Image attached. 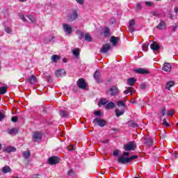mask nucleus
<instances>
[{"mask_svg":"<svg viewBox=\"0 0 178 178\" xmlns=\"http://www.w3.org/2000/svg\"><path fill=\"white\" fill-rule=\"evenodd\" d=\"M152 15L153 16H156V17H158V16H159V13H158V12L155 11V12H152Z\"/></svg>","mask_w":178,"mask_h":178,"instance_id":"nucleus-56","label":"nucleus"},{"mask_svg":"<svg viewBox=\"0 0 178 178\" xmlns=\"http://www.w3.org/2000/svg\"><path fill=\"white\" fill-rule=\"evenodd\" d=\"M5 31L8 33V34H10L12 33V29L9 28V26L6 27Z\"/></svg>","mask_w":178,"mask_h":178,"instance_id":"nucleus-45","label":"nucleus"},{"mask_svg":"<svg viewBox=\"0 0 178 178\" xmlns=\"http://www.w3.org/2000/svg\"><path fill=\"white\" fill-rule=\"evenodd\" d=\"M104 37H110L111 36V29L108 26H106L104 28Z\"/></svg>","mask_w":178,"mask_h":178,"instance_id":"nucleus-24","label":"nucleus"},{"mask_svg":"<svg viewBox=\"0 0 178 178\" xmlns=\"http://www.w3.org/2000/svg\"><path fill=\"white\" fill-rule=\"evenodd\" d=\"M177 27H178V26L176 25V26H175L172 28V31H173V33H175V31H177Z\"/></svg>","mask_w":178,"mask_h":178,"instance_id":"nucleus-60","label":"nucleus"},{"mask_svg":"<svg viewBox=\"0 0 178 178\" xmlns=\"http://www.w3.org/2000/svg\"><path fill=\"white\" fill-rule=\"evenodd\" d=\"M129 24V27H133V26L136 24V20L134 19L130 20Z\"/></svg>","mask_w":178,"mask_h":178,"instance_id":"nucleus-42","label":"nucleus"},{"mask_svg":"<svg viewBox=\"0 0 178 178\" xmlns=\"http://www.w3.org/2000/svg\"><path fill=\"white\" fill-rule=\"evenodd\" d=\"M136 81H137V80L136 79H134V78H129L127 79V84L129 86H134V84H136Z\"/></svg>","mask_w":178,"mask_h":178,"instance_id":"nucleus-23","label":"nucleus"},{"mask_svg":"<svg viewBox=\"0 0 178 178\" xmlns=\"http://www.w3.org/2000/svg\"><path fill=\"white\" fill-rule=\"evenodd\" d=\"M29 83H30V84H36L37 77L35 75H31V76L29 79Z\"/></svg>","mask_w":178,"mask_h":178,"instance_id":"nucleus-19","label":"nucleus"},{"mask_svg":"<svg viewBox=\"0 0 178 178\" xmlns=\"http://www.w3.org/2000/svg\"><path fill=\"white\" fill-rule=\"evenodd\" d=\"M8 133L10 134H17V128H13L11 129H8Z\"/></svg>","mask_w":178,"mask_h":178,"instance_id":"nucleus-38","label":"nucleus"},{"mask_svg":"<svg viewBox=\"0 0 178 178\" xmlns=\"http://www.w3.org/2000/svg\"><path fill=\"white\" fill-rule=\"evenodd\" d=\"M134 72L138 74H149V70L145 68L134 69Z\"/></svg>","mask_w":178,"mask_h":178,"instance_id":"nucleus-8","label":"nucleus"},{"mask_svg":"<svg viewBox=\"0 0 178 178\" xmlns=\"http://www.w3.org/2000/svg\"><path fill=\"white\" fill-rule=\"evenodd\" d=\"M72 175H74V171H73L72 169H70L69 170V172H67V175L68 176H72Z\"/></svg>","mask_w":178,"mask_h":178,"instance_id":"nucleus-53","label":"nucleus"},{"mask_svg":"<svg viewBox=\"0 0 178 178\" xmlns=\"http://www.w3.org/2000/svg\"><path fill=\"white\" fill-rule=\"evenodd\" d=\"M129 92H130L131 95H134V94H136V90H134V88L128 87L127 88V90L124 91V94H129Z\"/></svg>","mask_w":178,"mask_h":178,"instance_id":"nucleus-16","label":"nucleus"},{"mask_svg":"<svg viewBox=\"0 0 178 178\" xmlns=\"http://www.w3.org/2000/svg\"><path fill=\"white\" fill-rule=\"evenodd\" d=\"M142 49H143V51H144L145 52H147V51H148V45H143Z\"/></svg>","mask_w":178,"mask_h":178,"instance_id":"nucleus-49","label":"nucleus"},{"mask_svg":"<svg viewBox=\"0 0 178 178\" xmlns=\"http://www.w3.org/2000/svg\"><path fill=\"white\" fill-rule=\"evenodd\" d=\"M76 85L81 90H87V83L83 78H80L76 81Z\"/></svg>","mask_w":178,"mask_h":178,"instance_id":"nucleus-3","label":"nucleus"},{"mask_svg":"<svg viewBox=\"0 0 178 178\" xmlns=\"http://www.w3.org/2000/svg\"><path fill=\"white\" fill-rule=\"evenodd\" d=\"M109 92H111V97H115V95H118V94H119V88L113 86L106 92V94H109Z\"/></svg>","mask_w":178,"mask_h":178,"instance_id":"nucleus-5","label":"nucleus"},{"mask_svg":"<svg viewBox=\"0 0 178 178\" xmlns=\"http://www.w3.org/2000/svg\"><path fill=\"white\" fill-rule=\"evenodd\" d=\"M105 108L107 110L113 109V108H115V103L111 102L106 105Z\"/></svg>","mask_w":178,"mask_h":178,"instance_id":"nucleus-31","label":"nucleus"},{"mask_svg":"<svg viewBox=\"0 0 178 178\" xmlns=\"http://www.w3.org/2000/svg\"><path fill=\"white\" fill-rule=\"evenodd\" d=\"M93 77L95 80H96L97 83H102V79H101V72H99V70H96L95 72L93 74Z\"/></svg>","mask_w":178,"mask_h":178,"instance_id":"nucleus-11","label":"nucleus"},{"mask_svg":"<svg viewBox=\"0 0 178 178\" xmlns=\"http://www.w3.org/2000/svg\"><path fill=\"white\" fill-rule=\"evenodd\" d=\"M3 173H8V172H10V167L9 166H5L2 168Z\"/></svg>","mask_w":178,"mask_h":178,"instance_id":"nucleus-36","label":"nucleus"},{"mask_svg":"<svg viewBox=\"0 0 178 178\" xmlns=\"http://www.w3.org/2000/svg\"><path fill=\"white\" fill-rule=\"evenodd\" d=\"M151 49H152L153 52H158L159 49H161L160 45H150Z\"/></svg>","mask_w":178,"mask_h":178,"instance_id":"nucleus-29","label":"nucleus"},{"mask_svg":"<svg viewBox=\"0 0 178 178\" xmlns=\"http://www.w3.org/2000/svg\"><path fill=\"white\" fill-rule=\"evenodd\" d=\"M79 5H84V0H76Z\"/></svg>","mask_w":178,"mask_h":178,"instance_id":"nucleus-55","label":"nucleus"},{"mask_svg":"<svg viewBox=\"0 0 178 178\" xmlns=\"http://www.w3.org/2000/svg\"><path fill=\"white\" fill-rule=\"evenodd\" d=\"M168 116H173L175 115V111L174 110H170L168 113Z\"/></svg>","mask_w":178,"mask_h":178,"instance_id":"nucleus-47","label":"nucleus"},{"mask_svg":"<svg viewBox=\"0 0 178 178\" xmlns=\"http://www.w3.org/2000/svg\"><path fill=\"white\" fill-rule=\"evenodd\" d=\"M156 29H158V30H163V29H166V22H165L163 20H161L156 26Z\"/></svg>","mask_w":178,"mask_h":178,"instance_id":"nucleus-15","label":"nucleus"},{"mask_svg":"<svg viewBox=\"0 0 178 178\" xmlns=\"http://www.w3.org/2000/svg\"><path fill=\"white\" fill-rule=\"evenodd\" d=\"M8 91V87L3 86L0 87V95H2L3 94H6V92Z\"/></svg>","mask_w":178,"mask_h":178,"instance_id":"nucleus-32","label":"nucleus"},{"mask_svg":"<svg viewBox=\"0 0 178 178\" xmlns=\"http://www.w3.org/2000/svg\"><path fill=\"white\" fill-rule=\"evenodd\" d=\"M62 73H65V70H58L56 72L55 75L56 76V77H60V76H62Z\"/></svg>","mask_w":178,"mask_h":178,"instance_id":"nucleus-34","label":"nucleus"},{"mask_svg":"<svg viewBox=\"0 0 178 178\" xmlns=\"http://www.w3.org/2000/svg\"><path fill=\"white\" fill-rule=\"evenodd\" d=\"M85 41H88V42H92V38L90 35V33H86L84 36Z\"/></svg>","mask_w":178,"mask_h":178,"instance_id":"nucleus-30","label":"nucleus"},{"mask_svg":"<svg viewBox=\"0 0 178 178\" xmlns=\"http://www.w3.org/2000/svg\"><path fill=\"white\" fill-rule=\"evenodd\" d=\"M46 80L48 83H51L52 81V76L51 75L46 76Z\"/></svg>","mask_w":178,"mask_h":178,"instance_id":"nucleus-46","label":"nucleus"},{"mask_svg":"<svg viewBox=\"0 0 178 178\" xmlns=\"http://www.w3.org/2000/svg\"><path fill=\"white\" fill-rule=\"evenodd\" d=\"M5 118H6L5 113L0 111V122H2V120H3Z\"/></svg>","mask_w":178,"mask_h":178,"instance_id":"nucleus-41","label":"nucleus"},{"mask_svg":"<svg viewBox=\"0 0 178 178\" xmlns=\"http://www.w3.org/2000/svg\"><path fill=\"white\" fill-rule=\"evenodd\" d=\"M22 19L24 22H27V19H26V17H24V16H22Z\"/></svg>","mask_w":178,"mask_h":178,"instance_id":"nucleus-64","label":"nucleus"},{"mask_svg":"<svg viewBox=\"0 0 178 178\" xmlns=\"http://www.w3.org/2000/svg\"><path fill=\"white\" fill-rule=\"evenodd\" d=\"M175 83L174 81H170L169 82H168L165 85V89L166 90H170L171 87H173V86H175Z\"/></svg>","mask_w":178,"mask_h":178,"instance_id":"nucleus-25","label":"nucleus"},{"mask_svg":"<svg viewBox=\"0 0 178 178\" xmlns=\"http://www.w3.org/2000/svg\"><path fill=\"white\" fill-rule=\"evenodd\" d=\"M54 41H55V36H52L50 39V42H54Z\"/></svg>","mask_w":178,"mask_h":178,"instance_id":"nucleus-62","label":"nucleus"},{"mask_svg":"<svg viewBox=\"0 0 178 178\" xmlns=\"http://www.w3.org/2000/svg\"><path fill=\"white\" fill-rule=\"evenodd\" d=\"M129 127H138V124H137V123L134 122V121H129Z\"/></svg>","mask_w":178,"mask_h":178,"instance_id":"nucleus-37","label":"nucleus"},{"mask_svg":"<svg viewBox=\"0 0 178 178\" xmlns=\"http://www.w3.org/2000/svg\"><path fill=\"white\" fill-rule=\"evenodd\" d=\"M117 105H118V106H123L124 108V106H126V104H124V102H123V101H119V102H118Z\"/></svg>","mask_w":178,"mask_h":178,"instance_id":"nucleus-40","label":"nucleus"},{"mask_svg":"<svg viewBox=\"0 0 178 178\" xmlns=\"http://www.w3.org/2000/svg\"><path fill=\"white\" fill-rule=\"evenodd\" d=\"M59 113L61 118H69V113H67L66 111L61 110L60 111Z\"/></svg>","mask_w":178,"mask_h":178,"instance_id":"nucleus-27","label":"nucleus"},{"mask_svg":"<svg viewBox=\"0 0 178 178\" xmlns=\"http://www.w3.org/2000/svg\"><path fill=\"white\" fill-rule=\"evenodd\" d=\"M76 35H78V38L79 40H83V38H84V37L86 35H84L83 31H81V30L76 31Z\"/></svg>","mask_w":178,"mask_h":178,"instance_id":"nucleus-28","label":"nucleus"},{"mask_svg":"<svg viewBox=\"0 0 178 178\" xmlns=\"http://www.w3.org/2000/svg\"><path fill=\"white\" fill-rule=\"evenodd\" d=\"M163 124H164V126H165L166 127H169L170 126V124H169L168 122H166V118H164L163 120Z\"/></svg>","mask_w":178,"mask_h":178,"instance_id":"nucleus-44","label":"nucleus"},{"mask_svg":"<svg viewBox=\"0 0 178 178\" xmlns=\"http://www.w3.org/2000/svg\"><path fill=\"white\" fill-rule=\"evenodd\" d=\"M26 17L31 20V23H35V19L32 15H28Z\"/></svg>","mask_w":178,"mask_h":178,"instance_id":"nucleus-39","label":"nucleus"},{"mask_svg":"<svg viewBox=\"0 0 178 178\" xmlns=\"http://www.w3.org/2000/svg\"><path fill=\"white\" fill-rule=\"evenodd\" d=\"M136 8L137 9H138L140 10V9H141V3H138L137 5H136Z\"/></svg>","mask_w":178,"mask_h":178,"instance_id":"nucleus-61","label":"nucleus"},{"mask_svg":"<svg viewBox=\"0 0 178 178\" xmlns=\"http://www.w3.org/2000/svg\"><path fill=\"white\" fill-rule=\"evenodd\" d=\"M67 149H68V151H73V149H74V147L73 145H70L67 147Z\"/></svg>","mask_w":178,"mask_h":178,"instance_id":"nucleus-54","label":"nucleus"},{"mask_svg":"<svg viewBox=\"0 0 178 178\" xmlns=\"http://www.w3.org/2000/svg\"><path fill=\"white\" fill-rule=\"evenodd\" d=\"M145 5H147V6H152V2L145 1Z\"/></svg>","mask_w":178,"mask_h":178,"instance_id":"nucleus-57","label":"nucleus"},{"mask_svg":"<svg viewBox=\"0 0 178 178\" xmlns=\"http://www.w3.org/2000/svg\"><path fill=\"white\" fill-rule=\"evenodd\" d=\"M145 88H147V85L145 83H142L140 85V89L141 90H145Z\"/></svg>","mask_w":178,"mask_h":178,"instance_id":"nucleus-52","label":"nucleus"},{"mask_svg":"<svg viewBox=\"0 0 178 178\" xmlns=\"http://www.w3.org/2000/svg\"><path fill=\"white\" fill-rule=\"evenodd\" d=\"M144 45H159V43L156 42H152L151 40H149L146 43L144 44Z\"/></svg>","mask_w":178,"mask_h":178,"instance_id":"nucleus-35","label":"nucleus"},{"mask_svg":"<svg viewBox=\"0 0 178 178\" xmlns=\"http://www.w3.org/2000/svg\"><path fill=\"white\" fill-rule=\"evenodd\" d=\"M152 138L149 137L145 138V144L147 145V147H152Z\"/></svg>","mask_w":178,"mask_h":178,"instance_id":"nucleus-17","label":"nucleus"},{"mask_svg":"<svg viewBox=\"0 0 178 178\" xmlns=\"http://www.w3.org/2000/svg\"><path fill=\"white\" fill-rule=\"evenodd\" d=\"M112 49V46L111 45H103L102 47L100 49L101 54H108V51H111Z\"/></svg>","mask_w":178,"mask_h":178,"instance_id":"nucleus-12","label":"nucleus"},{"mask_svg":"<svg viewBox=\"0 0 178 178\" xmlns=\"http://www.w3.org/2000/svg\"><path fill=\"white\" fill-rule=\"evenodd\" d=\"M110 42L113 44V45H116L119 42V38L115 36H111L110 39Z\"/></svg>","mask_w":178,"mask_h":178,"instance_id":"nucleus-20","label":"nucleus"},{"mask_svg":"<svg viewBox=\"0 0 178 178\" xmlns=\"http://www.w3.org/2000/svg\"><path fill=\"white\" fill-rule=\"evenodd\" d=\"M138 156L134 155L131 157L126 158L124 156H120L118 158V163H122V165H126V163H129V162H131V161H134V159H137Z\"/></svg>","mask_w":178,"mask_h":178,"instance_id":"nucleus-1","label":"nucleus"},{"mask_svg":"<svg viewBox=\"0 0 178 178\" xmlns=\"http://www.w3.org/2000/svg\"><path fill=\"white\" fill-rule=\"evenodd\" d=\"M162 70H164V72H170V70H172V65L169 63H165L162 67Z\"/></svg>","mask_w":178,"mask_h":178,"instance_id":"nucleus-14","label":"nucleus"},{"mask_svg":"<svg viewBox=\"0 0 178 178\" xmlns=\"http://www.w3.org/2000/svg\"><path fill=\"white\" fill-rule=\"evenodd\" d=\"M3 152H8V154H10V152H16V147L8 146L3 149Z\"/></svg>","mask_w":178,"mask_h":178,"instance_id":"nucleus-13","label":"nucleus"},{"mask_svg":"<svg viewBox=\"0 0 178 178\" xmlns=\"http://www.w3.org/2000/svg\"><path fill=\"white\" fill-rule=\"evenodd\" d=\"M129 31H130V33H134V31H136V30H134V28H133V26H129Z\"/></svg>","mask_w":178,"mask_h":178,"instance_id":"nucleus-58","label":"nucleus"},{"mask_svg":"<svg viewBox=\"0 0 178 178\" xmlns=\"http://www.w3.org/2000/svg\"><path fill=\"white\" fill-rule=\"evenodd\" d=\"M95 116H101L102 113H101V111H95Z\"/></svg>","mask_w":178,"mask_h":178,"instance_id":"nucleus-50","label":"nucleus"},{"mask_svg":"<svg viewBox=\"0 0 178 178\" xmlns=\"http://www.w3.org/2000/svg\"><path fill=\"white\" fill-rule=\"evenodd\" d=\"M63 28L66 34L70 35L72 34V33H73V28L67 24H63Z\"/></svg>","mask_w":178,"mask_h":178,"instance_id":"nucleus-10","label":"nucleus"},{"mask_svg":"<svg viewBox=\"0 0 178 178\" xmlns=\"http://www.w3.org/2000/svg\"><path fill=\"white\" fill-rule=\"evenodd\" d=\"M124 113V109H122V110H120L118 108L115 109V115L117 118L122 116V115H123Z\"/></svg>","mask_w":178,"mask_h":178,"instance_id":"nucleus-26","label":"nucleus"},{"mask_svg":"<svg viewBox=\"0 0 178 178\" xmlns=\"http://www.w3.org/2000/svg\"><path fill=\"white\" fill-rule=\"evenodd\" d=\"M137 148V145L135 141H131L126 145H124V149L125 151H134Z\"/></svg>","mask_w":178,"mask_h":178,"instance_id":"nucleus-2","label":"nucleus"},{"mask_svg":"<svg viewBox=\"0 0 178 178\" xmlns=\"http://www.w3.org/2000/svg\"><path fill=\"white\" fill-rule=\"evenodd\" d=\"M23 156L25 159H30V157L31 156V152L29 149L23 152Z\"/></svg>","mask_w":178,"mask_h":178,"instance_id":"nucleus-18","label":"nucleus"},{"mask_svg":"<svg viewBox=\"0 0 178 178\" xmlns=\"http://www.w3.org/2000/svg\"><path fill=\"white\" fill-rule=\"evenodd\" d=\"M161 115H163V116H165V115H166V108L165 107L161 109Z\"/></svg>","mask_w":178,"mask_h":178,"instance_id":"nucleus-48","label":"nucleus"},{"mask_svg":"<svg viewBox=\"0 0 178 178\" xmlns=\"http://www.w3.org/2000/svg\"><path fill=\"white\" fill-rule=\"evenodd\" d=\"M51 62L56 63L58 60H60V57L58 55L54 54L51 57Z\"/></svg>","mask_w":178,"mask_h":178,"instance_id":"nucleus-21","label":"nucleus"},{"mask_svg":"<svg viewBox=\"0 0 178 178\" xmlns=\"http://www.w3.org/2000/svg\"><path fill=\"white\" fill-rule=\"evenodd\" d=\"M106 104H108V100H106V99L101 98L97 103V105L101 107L102 105H106Z\"/></svg>","mask_w":178,"mask_h":178,"instance_id":"nucleus-22","label":"nucleus"},{"mask_svg":"<svg viewBox=\"0 0 178 178\" xmlns=\"http://www.w3.org/2000/svg\"><path fill=\"white\" fill-rule=\"evenodd\" d=\"M60 161V159H59V157L52 156L48 159L47 162L49 165H56V163H59Z\"/></svg>","mask_w":178,"mask_h":178,"instance_id":"nucleus-6","label":"nucleus"},{"mask_svg":"<svg viewBox=\"0 0 178 178\" xmlns=\"http://www.w3.org/2000/svg\"><path fill=\"white\" fill-rule=\"evenodd\" d=\"M32 138L34 143H38V141L42 140V133L40 131H34L33 133Z\"/></svg>","mask_w":178,"mask_h":178,"instance_id":"nucleus-4","label":"nucleus"},{"mask_svg":"<svg viewBox=\"0 0 178 178\" xmlns=\"http://www.w3.org/2000/svg\"><path fill=\"white\" fill-rule=\"evenodd\" d=\"M92 123L94 124H97L99 126V127H104V126L106 125V121L105 120H102L101 118H95L93 121Z\"/></svg>","mask_w":178,"mask_h":178,"instance_id":"nucleus-7","label":"nucleus"},{"mask_svg":"<svg viewBox=\"0 0 178 178\" xmlns=\"http://www.w3.org/2000/svg\"><path fill=\"white\" fill-rule=\"evenodd\" d=\"M79 17V14L77 13V10H73L72 13H71L68 17L69 22H74L76 19Z\"/></svg>","mask_w":178,"mask_h":178,"instance_id":"nucleus-9","label":"nucleus"},{"mask_svg":"<svg viewBox=\"0 0 178 178\" xmlns=\"http://www.w3.org/2000/svg\"><path fill=\"white\" fill-rule=\"evenodd\" d=\"M129 155H130V153L129 152H124L122 153V156H129Z\"/></svg>","mask_w":178,"mask_h":178,"instance_id":"nucleus-59","label":"nucleus"},{"mask_svg":"<svg viewBox=\"0 0 178 178\" xmlns=\"http://www.w3.org/2000/svg\"><path fill=\"white\" fill-rule=\"evenodd\" d=\"M73 55L76 56V58H79L80 56V49L76 48L72 51Z\"/></svg>","mask_w":178,"mask_h":178,"instance_id":"nucleus-33","label":"nucleus"},{"mask_svg":"<svg viewBox=\"0 0 178 178\" xmlns=\"http://www.w3.org/2000/svg\"><path fill=\"white\" fill-rule=\"evenodd\" d=\"M19 120V118L17 116H13L11 118V122H13L14 123H16Z\"/></svg>","mask_w":178,"mask_h":178,"instance_id":"nucleus-43","label":"nucleus"},{"mask_svg":"<svg viewBox=\"0 0 178 178\" xmlns=\"http://www.w3.org/2000/svg\"><path fill=\"white\" fill-rule=\"evenodd\" d=\"M174 12H175V13H178V8H177V7H175V8H174Z\"/></svg>","mask_w":178,"mask_h":178,"instance_id":"nucleus-63","label":"nucleus"},{"mask_svg":"<svg viewBox=\"0 0 178 178\" xmlns=\"http://www.w3.org/2000/svg\"><path fill=\"white\" fill-rule=\"evenodd\" d=\"M113 156H118L119 155V150H114L113 152Z\"/></svg>","mask_w":178,"mask_h":178,"instance_id":"nucleus-51","label":"nucleus"}]
</instances>
